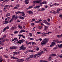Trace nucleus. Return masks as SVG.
<instances>
[{"instance_id":"f257e3e1","label":"nucleus","mask_w":62,"mask_h":62,"mask_svg":"<svg viewBox=\"0 0 62 62\" xmlns=\"http://www.w3.org/2000/svg\"><path fill=\"white\" fill-rule=\"evenodd\" d=\"M44 52V51H42L40 53H39L37 54H36L34 55V56L36 58H39V57L40 55H41V54H43Z\"/></svg>"},{"instance_id":"f03ea898","label":"nucleus","mask_w":62,"mask_h":62,"mask_svg":"<svg viewBox=\"0 0 62 62\" xmlns=\"http://www.w3.org/2000/svg\"><path fill=\"white\" fill-rule=\"evenodd\" d=\"M62 47V44H61L60 45L58 44L56 45V46L53 48V49L54 50H55V49H57L59 48V47Z\"/></svg>"},{"instance_id":"7ed1b4c3","label":"nucleus","mask_w":62,"mask_h":62,"mask_svg":"<svg viewBox=\"0 0 62 62\" xmlns=\"http://www.w3.org/2000/svg\"><path fill=\"white\" fill-rule=\"evenodd\" d=\"M42 0H36L34 1L33 3V4H36V3H38L39 4L40 2H41Z\"/></svg>"},{"instance_id":"20e7f679","label":"nucleus","mask_w":62,"mask_h":62,"mask_svg":"<svg viewBox=\"0 0 62 62\" xmlns=\"http://www.w3.org/2000/svg\"><path fill=\"white\" fill-rule=\"evenodd\" d=\"M20 48L19 49L20 50H25L26 49V47H25L23 45H22V46L20 47Z\"/></svg>"},{"instance_id":"39448f33","label":"nucleus","mask_w":62,"mask_h":62,"mask_svg":"<svg viewBox=\"0 0 62 62\" xmlns=\"http://www.w3.org/2000/svg\"><path fill=\"white\" fill-rule=\"evenodd\" d=\"M24 41H25V40H23V39L20 40H19V41H18L17 42V43L21 44V43H23Z\"/></svg>"},{"instance_id":"423d86ee","label":"nucleus","mask_w":62,"mask_h":62,"mask_svg":"<svg viewBox=\"0 0 62 62\" xmlns=\"http://www.w3.org/2000/svg\"><path fill=\"white\" fill-rule=\"evenodd\" d=\"M43 41L45 42L46 43H47V42L49 41V39L46 38H45L43 40Z\"/></svg>"},{"instance_id":"0eeeda50","label":"nucleus","mask_w":62,"mask_h":62,"mask_svg":"<svg viewBox=\"0 0 62 62\" xmlns=\"http://www.w3.org/2000/svg\"><path fill=\"white\" fill-rule=\"evenodd\" d=\"M24 2L25 4H28L29 2V0H25Z\"/></svg>"},{"instance_id":"6e6552de","label":"nucleus","mask_w":62,"mask_h":62,"mask_svg":"<svg viewBox=\"0 0 62 62\" xmlns=\"http://www.w3.org/2000/svg\"><path fill=\"white\" fill-rule=\"evenodd\" d=\"M7 20H8V21L9 23H11V18L10 17H8L7 18Z\"/></svg>"},{"instance_id":"1a4fd4ad","label":"nucleus","mask_w":62,"mask_h":62,"mask_svg":"<svg viewBox=\"0 0 62 62\" xmlns=\"http://www.w3.org/2000/svg\"><path fill=\"white\" fill-rule=\"evenodd\" d=\"M18 37H22L24 39H25V37L23 36V35L18 34Z\"/></svg>"},{"instance_id":"9d476101","label":"nucleus","mask_w":62,"mask_h":62,"mask_svg":"<svg viewBox=\"0 0 62 62\" xmlns=\"http://www.w3.org/2000/svg\"><path fill=\"white\" fill-rule=\"evenodd\" d=\"M41 45L42 46H43V45H45L46 44L45 42L44 41H42V42H41Z\"/></svg>"},{"instance_id":"9b49d317","label":"nucleus","mask_w":62,"mask_h":62,"mask_svg":"<svg viewBox=\"0 0 62 62\" xmlns=\"http://www.w3.org/2000/svg\"><path fill=\"white\" fill-rule=\"evenodd\" d=\"M54 45H56V44L55 43V42H52L50 46V47H52Z\"/></svg>"},{"instance_id":"f8f14e48","label":"nucleus","mask_w":62,"mask_h":62,"mask_svg":"<svg viewBox=\"0 0 62 62\" xmlns=\"http://www.w3.org/2000/svg\"><path fill=\"white\" fill-rule=\"evenodd\" d=\"M11 58H13V59H18L15 56L11 57Z\"/></svg>"},{"instance_id":"ddd939ff","label":"nucleus","mask_w":62,"mask_h":62,"mask_svg":"<svg viewBox=\"0 0 62 62\" xmlns=\"http://www.w3.org/2000/svg\"><path fill=\"white\" fill-rule=\"evenodd\" d=\"M24 13V12L18 11L16 12V14H18L19 13Z\"/></svg>"},{"instance_id":"4468645a","label":"nucleus","mask_w":62,"mask_h":62,"mask_svg":"<svg viewBox=\"0 0 62 62\" xmlns=\"http://www.w3.org/2000/svg\"><path fill=\"white\" fill-rule=\"evenodd\" d=\"M9 27L7 26L5 27V28L3 30V31H5V30H6V29H9Z\"/></svg>"},{"instance_id":"2eb2a0df","label":"nucleus","mask_w":62,"mask_h":62,"mask_svg":"<svg viewBox=\"0 0 62 62\" xmlns=\"http://www.w3.org/2000/svg\"><path fill=\"white\" fill-rule=\"evenodd\" d=\"M15 17V16L14 15L12 17V18L11 19V21L12 22L13 21V20H14V18Z\"/></svg>"},{"instance_id":"dca6fc26","label":"nucleus","mask_w":62,"mask_h":62,"mask_svg":"<svg viewBox=\"0 0 62 62\" xmlns=\"http://www.w3.org/2000/svg\"><path fill=\"white\" fill-rule=\"evenodd\" d=\"M39 8H40V6H37L34 7V8H38L39 9Z\"/></svg>"},{"instance_id":"f3484780","label":"nucleus","mask_w":62,"mask_h":62,"mask_svg":"<svg viewBox=\"0 0 62 62\" xmlns=\"http://www.w3.org/2000/svg\"><path fill=\"white\" fill-rule=\"evenodd\" d=\"M28 13H29V14H33V12L31 11H29Z\"/></svg>"},{"instance_id":"a211bd4d","label":"nucleus","mask_w":62,"mask_h":62,"mask_svg":"<svg viewBox=\"0 0 62 62\" xmlns=\"http://www.w3.org/2000/svg\"><path fill=\"white\" fill-rule=\"evenodd\" d=\"M61 10H62V9H57V10L56 13H59V11H60Z\"/></svg>"},{"instance_id":"6ab92c4d","label":"nucleus","mask_w":62,"mask_h":62,"mask_svg":"<svg viewBox=\"0 0 62 62\" xmlns=\"http://www.w3.org/2000/svg\"><path fill=\"white\" fill-rule=\"evenodd\" d=\"M34 57L35 58V55L34 56L33 55H31L30 56L29 58H33V57Z\"/></svg>"},{"instance_id":"aec40b11","label":"nucleus","mask_w":62,"mask_h":62,"mask_svg":"<svg viewBox=\"0 0 62 62\" xmlns=\"http://www.w3.org/2000/svg\"><path fill=\"white\" fill-rule=\"evenodd\" d=\"M56 40L57 41V43H62V41H59L58 40Z\"/></svg>"},{"instance_id":"412c9836","label":"nucleus","mask_w":62,"mask_h":62,"mask_svg":"<svg viewBox=\"0 0 62 62\" xmlns=\"http://www.w3.org/2000/svg\"><path fill=\"white\" fill-rule=\"evenodd\" d=\"M19 18L20 19H22V20H24V18L23 17L21 16H19Z\"/></svg>"},{"instance_id":"4be33fe9","label":"nucleus","mask_w":62,"mask_h":62,"mask_svg":"<svg viewBox=\"0 0 62 62\" xmlns=\"http://www.w3.org/2000/svg\"><path fill=\"white\" fill-rule=\"evenodd\" d=\"M18 27L19 28H20L21 30H23V28L22 27V26H20V25H18Z\"/></svg>"},{"instance_id":"5701e85b","label":"nucleus","mask_w":62,"mask_h":62,"mask_svg":"<svg viewBox=\"0 0 62 62\" xmlns=\"http://www.w3.org/2000/svg\"><path fill=\"white\" fill-rule=\"evenodd\" d=\"M0 45H4V44H3V43L1 41H0Z\"/></svg>"},{"instance_id":"b1692460","label":"nucleus","mask_w":62,"mask_h":62,"mask_svg":"<svg viewBox=\"0 0 62 62\" xmlns=\"http://www.w3.org/2000/svg\"><path fill=\"white\" fill-rule=\"evenodd\" d=\"M15 18H14V20H15V21H16V19H17L18 18H19V16H16V17H15Z\"/></svg>"},{"instance_id":"393cba45","label":"nucleus","mask_w":62,"mask_h":62,"mask_svg":"<svg viewBox=\"0 0 62 62\" xmlns=\"http://www.w3.org/2000/svg\"><path fill=\"white\" fill-rule=\"evenodd\" d=\"M10 15V13H8L6 14V17H8Z\"/></svg>"},{"instance_id":"a878e982","label":"nucleus","mask_w":62,"mask_h":62,"mask_svg":"<svg viewBox=\"0 0 62 62\" xmlns=\"http://www.w3.org/2000/svg\"><path fill=\"white\" fill-rule=\"evenodd\" d=\"M30 52H31V53H34L35 52V51H33L32 50H29Z\"/></svg>"},{"instance_id":"bb28decb","label":"nucleus","mask_w":62,"mask_h":62,"mask_svg":"<svg viewBox=\"0 0 62 62\" xmlns=\"http://www.w3.org/2000/svg\"><path fill=\"white\" fill-rule=\"evenodd\" d=\"M46 24L47 25H50L51 24V23H48L47 22L46 23Z\"/></svg>"},{"instance_id":"cd10ccee","label":"nucleus","mask_w":62,"mask_h":62,"mask_svg":"<svg viewBox=\"0 0 62 62\" xmlns=\"http://www.w3.org/2000/svg\"><path fill=\"white\" fill-rule=\"evenodd\" d=\"M40 62H48L47 61H45L44 60H40Z\"/></svg>"},{"instance_id":"c85d7f7f","label":"nucleus","mask_w":62,"mask_h":62,"mask_svg":"<svg viewBox=\"0 0 62 62\" xmlns=\"http://www.w3.org/2000/svg\"><path fill=\"white\" fill-rule=\"evenodd\" d=\"M25 32V30H21L19 32V33H21L23 32Z\"/></svg>"},{"instance_id":"c756f323","label":"nucleus","mask_w":62,"mask_h":62,"mask_svg":"<svg viewBox=\"0 0 62 62\" xmlns=\"http://www.w3.org/2000/svg\"><path fill=\"white\" fill-rule=\"evenodd\" d=\"M17 60H18L17 61V62H23L22 61H21L20 60V59H17Z\"/></svg>"},{"instance_id":"7c9ffc66","label":"nucleus","mask_w":62,"mask_h":62,"mask_svg":"<svg viewBox=\"0 0 62 62\" xmlns=\"http://www.w3.org/2000/svg\"><path fill=\"white\" fill-rule=\"evenodd\" d=\"M47 22V21H46V20H43V23H45V24H46Z\"/></svg>"},{"instance_id":"2f4dec72","label":"nucleus","mask_w":62,"mask_h":62,"mask_svg":"<svg viewBox=\"0 0 62 62\" xmlns=\"http://www.w3.org/2000/svg\"><path fill=\"white\" fill-rule=\"evenodd\" d=\"M55 5V6H56V5H57V3H55L54 4H53L52 5H50V6L52 7V6H54Z\"/></svg>"},{"instance_id":"473e14b6","label":"nucleus","mask_w":62,"mask_h":62,"mask_svg":"<svg viewBox=\"0 0 62 62\" xmlns=\"http://www.w3.org/2000/svg\"><path fill=\"white\" fill-rule=\"evenodd\" d=\"M14 54H19V52H14Z\"/></svg>"},{"instance_id":"72a5a7b5","label":"nucleus","mask_w":62,"mask_h":62,"mask_svg":"<svg viewBox=\"0 0 62 62\" xmlns=\"http://www.w3.org/2000/svg\"><path fill=\"white\" fill-rule=\"evenodd\" d=\"M13 9H18V8L17 7H15L13 8Z\"/></svg>"},{"instance_id":"f704fd0d","label":"nucleus","mask_w":62,"mask_h":62,"mask_svg":"<svg viewBox=\"0 0 62 62\" xmlns=\"http://www.w3.org/2000/svg\"><path fill=\"white\" fill-rule=\"evenodd\" d=\"M29 52V50H27V51H26L24 53L25 54H27V53H28V52Z\"/></svg>"},{"instance_id":"c9c22d12","label":"nucleus","mask_w":62,"mask_h":62,"mask_svg":"<svg viewBox=\"0 0 62 62\" xmlns=\"http://www.w3.org/2000/svg\"><path fill=\"white\" fill-rule=\"evenodd\" d=\"M33 6H29V7L28 8V9H29L30 8H33Z\"/></svg>"},{"instance_id":"e433bc0d","label":"nucleus","mask_w":62,"mask_h":62,"mask_svg":"<svg viewBox=\"0 0 62 62\" xmlns=\"http://www.w3.org/2000/svg\"><path fill=\"white\" fill-rule=\"evenodd\" d=\"M57 36L58 37V38H61V37H62L61 35H58Z\"/></svg>"},{"instance_id":"4c0bfd02","label":"nucleus","mask_w":62,"mask_h":62,"mask_svg":"<svg viewBox=\"0 0 62 62\" xmlns=\"http://www.w3.org/2000/svg\"><path fill=\"white\" fill-rule=\"evenodd\" d=\"M42 4H46L47 3H46V1H44L42 2Z\"/></svg>"},{"instance_id":"58836bf2","label":"nucleus","mask_w":62,"mask_h":62,"mask_svg":"<svg viewBox=\"0 0 62 62\" xmlns=\"http://www.w3.org/2000/svg\"><path fill=\"white\" fill-rule=\"evenodd\" d=\"M9 22L8 21H5V22H4V23L6 24H7V23H8Z\"/></svg>"},{"instance_id":"ea45409f","label":"nucleus","mask_w":62,"mask_h":62,"mask_svg":"<svg viewBox=\"0 0 62 62\" xmlns=\"http://www.w3.org/2000/svg\"><path fill=\"white\" fill-rule=\"evenodd\" d=\"M10 50H13V49H14L13 48V46L10 47Z\"/></svg>"},{"instance_id":"a19ab883","label":"nucleus","mask_w":62,"mask_h":62,"mask_svg":"<svg viewBox=\"0 0 62 62\" xmlns=\"http://www.w3.org/2000/svg\"><path fill=\"white\" fill-rule=\"evenodd\" d=\"M18 33V31H15L14 32V34H17Z\"/></svg>"},{"instance_id":"79ce46f5","label":"nucleus","mask_w":62,"mask_h":62,"mask_svg":"<svg viewBox=\"0 0 62 62\" xmlns=\"http://www.w3.org/2000/svg\"><path fill=\"white\" fill-rule=\"evenodd\" d=\"M26 60H27V61H29L30 60V58L29 57L28 58H27L26 59Z\"/></svg>"},{"instance_id":"37998d69","label":"nucleus","mask_w":62,"mask_h":62,"mask_svg":"<svg viewBox=\"0 0 62 62\" xmlns=\"http://www.w3.org/2000/svg\"><path fill=\"white\" fill-rule=\"evenodd\" d=\"M41 11H43L45 10V8H42L41 9Z\"/></svg>"},{"instance_id":"c03bdc74","label":"nucleus","mask_w":62,"mask_h":62,"mask_svg":"<svg viewBox=\"0 0 62 62\" xmlns=\"http://www.w3.org/2000/svg\"><path fill=\"white\" fill-rule=\"evenodd\" d=\"M13 48L14 49H17V47L15 46H13Z\"/></svg>"},{"instance_id":"a18cd8bd","label":"nucleus","mask_w":62,"mask_h":62,"mask_svg":"<svg viewBox=\"0 0 62 62\" xmlns=\"http://www.w3.org/2000/svg\"><path fill=\"white\" fill-rule=\"evenodd\" d=\"M47 20L48 21V22H50V19L49 18H47Z\"/></svg>"},{"instance_id":"49530a36","label":"nucleus","mask_w":62,"mask_h":62,"mask_svg":"<svg viewBox=\"0 0 62 62\" xmlns=\"http://www.w3.org/2000/svg\"><path fill=\"white\" fill-rule=\"evenodd\" d=\"M35 29H36V27H34L33 28L32 30V31H35Z\"/></svg>"},{"instance_id":"de8ad7c7","label":"nucleus","mask_w":62,"mask_h":62,"mask_svg":"<svg viewBox=\"0 0 62 62\" xmlns=\"http://www.w3.org/2000/svg\"><path fill=\"white\" fill-rule=\"evenodd\" d=\"M44 26L45 27V30H47V28L46 27V26Z\"/></svg>"},{"instance_id":"09e8293b","label":"nucleus","mask_w":62,"mask_h":62,"mask_svg":"<svg viewBox=\"0 0 62 62\" xmlns=\"http://www.w3.org/2000/svg\"><path fill=\"white\" fill-rule=\"evenodd\" d=\"M42 28V26H39V29H41Z\"/></svg>"},{"instance_id":"8fccbe9b","label":"nucleus","mask_w":62,"mask_h":62,"mask_svg":"<svg viewBox=\"0 0 62 62\" xmlns=\"http://www.w3.org/2000/svg\"><path fill=\"white\" fill-rule=\"evenodd\" d=\"M31 25H34L35 24V23H31Z\"/></svg>"},{"instance_id":"3c124183","label":"nucleus","mask_w":62,"mask_h":62,"mask_svg":"<svg viewBox=\"0 0 62 62\" xmlns=\"http://www.w3.org/2000/svg\"><path fill=\"white\" fill-rule=\"evenodd\" d=\"M32 44L33 45H34V44L36 45V43L34 42H33L32 43Z\"/></svg>"},{"instance_id":"603ef678","label":"nucleus","mask_w":62,"mask_h":62,"mask_svg":"<svg viewBox=\"0 0 62 62\" xmlns=\"http://www.w3.org/2000/svg\"><path fill=\"white\" fill-rule=\"evenodd\" d=\"M53 42H57V41H56L55 40H53Z\"/></svg>"},{"instance_id":"864d4df0","label":"nucleus","mask_w":62,"mask_h":62,"mask_svg":"<svg viewBox=\"0 0 62 62\" xmlns=\"http://www.w3.org/2000/svg\"><path fill=\"white\" fill-rule=\"evenodd\" d=\"M22 16H25V14L24 13L22 14Z\"/></svg>"},{"instance_id":"5fc2aeb1","label":"nucleus","mask_w":62,"mask_h":62,"mask_svg":"<svg viewBox=\"0 0 62 62\" xmlns=\"http://www.w3.org/2000/svg\"><path fill=\"white\" fill-rule=\"evenodd\" d=\"M5 40H6V41H8L9 40V39H5Z\"/></svg>"},{"instance_id":"6e6d98bb","label":"nucleus","mask_w":62,"mask_h":62,"mask_svg":"<svg viewBox=\"0 0 62 62\" xmlns=\"http://www.w3.org/2000/svg\"><path fill=\"white\" fill-rule=\"evenodd\" d=\"M42 3H41L40 4V6H41V7H42Z\"/></svg>"},{"instance_id":"4d7b16f0","label":"nucleus","mask_w":62,"mask_h":62,"mask_svg":"<svg viewBox=\"0 0 62 62\" xmlns=\"http://www.w3.org/2000/svg\"><path fill=\"white\" fill-rule=\"evenodd\" d=\"M25 43L27 45H28V41H26Z\"/></svg>"},{"instance_id":"13d9d810","label":"nucleus","mask_w":62,"mask_h":62,"mask_svg":"<svg viewBox=\"0 0 62 62\" xmlns=\"http://www.w3.org/2000/svg\"><path fill=\"white\" fill-rule=\"evenodd\" d=\"M31 33H30V37H32V35Z\"/></svg>"},{"instance_id":"bf43d9fd","label":"nucleus","mask_w":62,"mask_h":62,"mask_svg":"<svg viewBox=\"0 0 62 62\" xmlns=\"http://www.w3.org/2000/svg\"><path fill=\"white\" fill-rule=\"evenodd\" d=\"M6 36V35H4L2 37L3 39H4V38H5Z\"/></svg>"},{"instance_id":"052dcab7","label":"nucleus","mask_w":62,"mask_h":62,"mask_svg":"<svg viewBox=\"0 0 62 62\" xmlns=\"http://www.w3.org/2000/svg\"><path fill=\"white\" fill-rule=\"evenodd\" d=\"M8 6H9V5H5V8H7V7H8Z\"/></svg>"},{"instance_id":"680f3d73","label":"nucleus","mask_w":62,"mask_h":62,"mask_svg":"<svg viewBox=\"0 0 62 62\" xmlns=\"http://www.w3.org/2000/svg\"><path fill=\"white\" fill-rule=\"evenodd\" d=\"M32 21H36V19H32Z\"/></svg>"},{"instance_id":"e2e57ef3","label":"nucleus","mask_w":62,"mask_h":62,"mask_svg":"<svg viewBox=\"0 0 62 62\" xmlns=\"http://www.w3.org/2000/svg\"><path fill=\"white\" fill-rule=\"evenodd\" d=\"M53 56H56V54H53Z\"/></svg>"},{"instance_id":"0e129e2a","label":"nucleus","mask_w":62,"mask_h":62,"mask_svg":"<svg viewBox=\"0 0 62 62\" xmlns=\"http://www.w3.org/2000/svg\"><path fill=\"white\" fill-rule=\"evenodd\" d=\"M11 29L12 30H14V27H13L12 28H11Z\"/></svg>"},{"instance_id":"69168bd1","label":"nucleus","mask_w":62,"mask_h":62,"mask_svg":"<svg viewBox=\"0 0 62 62\" xmlns=\"http://www.w3.org/2000/svg\"><path fill=\"white\" fill-rule=\"evenodd\" d=\"M39 48H37V49H36V50L37 51H39Z\"/></svg>"},{"instance_id":"338daca9","label":"nucleus","mask_w":62,"mask_h":62,"mask_svg":"<svg viewBox=\"0 0 62 62\" xmlns=\"http://www.w3.org/2000/svg\"><path fill=\"white\" fill-rule=\"evenodd\" d=\"M59 17H61V18H62V15H59Z\"/></svg>"},{"instance_id":"774afa93","label":"nucleus","mask_w":62,"mask_h":62,"mask_svg":"<svg viewBox=\"0 0 62 62\" xmlns=\"http://www.w3.org/2000/svg\"><path fill=\"white\" fill-rule=\"evenodd\" d=\"M14 29H16V28H17V27L16 26H15L14 27Z\"/></svg>"}]
</instances>
